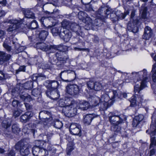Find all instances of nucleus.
Listing matches in <instances>:
<instances>
[{
  "label": "nucleus",
  "mask_w": 156,
  "mask_h": 156,
  "mask_svg": "<svg viewBox=\"0 0 156 156\" xmlns=\"http://www.w3.org/2000/svg\"><path fill=\"white\" fill-rule=\"evenodd\" d=\"M35 46L37 49H40L43 51H50V52H53L57 50V51L55 54L58 60L62 61L63 62H65L67 59V58L64 56L65 53L62 45H48L43 42H39L36 44Z\"/></svg>",
  "instance_id": "f257e3e1"
},
{
  "label": "nucleus",
  "mask_w": 156,
  "mask_h": 156,
  "mask_svg": "<svg viewBox=\"0 0 156 156\" xmlns=\"http://www.w3.org/2000/svg\"><path fill=\"white\" fill-rule=\"evenodd\" d=\"M132 74L134 75L142 78V79L140 78L142 81L140 82L137 81L134 86V91L135 93L137 92L139 93L140 90L146 87V83L149 81L150 77L147 76V71L145 69H144L142 71L138 72H134Z\"/></svg>",
  "instance_id": "f03ea898"
},
{
  "label": "nucleus",
  "mask_w": 156,
  "mask_h": 156,
  "mask_svg": "<svg viewBox=\"0 0 156 156\" xmlns=\"http://www.w3.org/2000/svg\"><path fill=\"white\" fill-rule=\"evenodd\" d=\"M59 105L60 106L63 107L62 109L65 114L69 117H72L74 116L77 113V108L75 107L76 106V103L74 101H72L70 102L69 105L66 106L64 105V103L62 101L59 102Z\"/></svg>",
  "instance_id": "7ed1b4c3"
},
{
  "label": "nucleus",
  "mask_w": 156,
  "mask_h": 156,
  "mask_svg": "<svg viewBox=\"0 0 156 156\" xmlns=\"http://www.w3.org/2000/svg\"><path fill=\"white\" fill-rule=\"evenodd\" d=\"M24 19H19L16 20V19H12L7 20L6 22L11 23L9 27L7 29V31L8 32H12L13 30L18 29H23L21 26L24 25Z\"/></svg>",
  "instance_id": "20e7f679"
},
{
  "label": "nucleus",
  "mask_w": 156,
  "mask_h": 156,
  "mask_svg": "<svg viewBox=\"0 0 156 156\" xmlns=\"http://www.w3.org/2000/svg\"><path fill=\"white\" fill-rule=\"evenodd\" d=\"M52 136V133H49L47 135H44L43 139L44 142L47 143L46 149L47 151H48L50 153H55L56 152V148H55L53 145L50 144Z\"/></svg>",
  "instance_id": "39448f33"
},
{
  "label": "nucleus",
  "mask_w": 156,
  "mask_h": 156,
  "mask_svg": "<svg viewBox=\"0 0 156 156\" xmlns=\"http://www.w3.org/2000/svg\"><path fill=\"white\" fill-rule=\"evenodd\" d=\"M110 13V11L109 9L106 7H104L100 8L96 12V14L97 18H100L102 21L104 22Z\"/></svg>",
  "instance_id": "423d86ee"
},
{
  "label": "nucleus",
  "mask_w": 156,
  "mask_h": 156,
  "mask_svg": "<svg viewBox=\"0 0 156 156\" xmlns=\"http://www.w3.org/2000/svg\"><path fill=\"white\" fill-rule=\"evenodd\" d=\"M124 118L121 115H117L112 114L109 117V120L112 125H119L122 123Z\"/></svg>",
  "instance_id": "0eeeda50"
},
{
  "label": "nucleus",
  "mask_w": 156,
  "mask_h": 156,
  "mask_svg": "<svg viewBox=\"0 0 156 156\" xmlns=\"http://www.w3.org/2000/svg\"><path fill=\"white\" fill-rule=\"evenodd\" d=\"M66 93L72 95H74L78 94L79 90L78 86L76 84L68 85L66 90Z\"/></svg>",
  "instance_id": "6e6552de"
},
{
  "label": "nucleus",
  "mask_w": 156,
  "mask_h": 156,
  "mask_svg": "<svg viewBox=\"0 0 156 156\" xmlns=\"http://www.w3.org/2000/svg\"><path fill=\"white\" fill-rule=\"evenodd\" d=\"M101 101L99 104L98 106L101 110H105L107 109L108 106V101H109V97L108 94H105L101 97Z\"/></svg>",
  "instance_id": "1a4fd4ad"
},
{
  "label": "nucleus",
  "mask_w": 156,
  "mask_h": 156,
  "mask_svg": "<svg viewBox=\"0 0 156 156\" xmlns=\"http://www.w3.org/2000/svg\"><path fill=\"white\" fill-rule=\"evenodd\" d=\"M79 19L86 24L87 25H91V19L90 18L87 14L82 11L79 12L78 14Z\"/></svg>",
  "instance_id": "9d476101"
},
{
  "label": "nucleus",
  "mask_w": 156,
  "mask_h": 156,
  "mask_svg": "<svg viewBox=\"0 0 156 156\" xmlns=\"http://www.w3.org/2000/svg\"><path fill=\"white\" fill-rule=\"evenodd\" d=\"M80 128V126L78 124L73 123L70 126L69 130L72 134L80 136L81 135Z\"/></svg>",
  "instance_id": "9b49d317"
},
{
  "label": "nucleus",
  "mask_w": 156,
  "mask_h": 156,
  "mask_svg": "<svg viewBox=\"0 0 156 156\" xmlns=\"http://www.w3.org/2000/svg\"><path fill=\"white\" fill-rule=\"evenodd\" d=\"M33 155L35 156H46L48 154L47 151L38 147H34L32 149Z\"/></svg>",
  "instance_id": "f8f14e48"
},
{
  "label": "nucleus",
  "mask_w": 156,
  "mask_h": 156,
  "mask_svg": "<svg viewBox=\"0 0 156 156\" xmlns=\"http://www.w3.org/2000/svg\"><path fill=\"white\" fill-rule=\"evenodd\" d=\"M138 23V21L136 19L133 21L131 20L128 24L127 29L130 31H132L133 33H135L138 31V27L137 24Z\"/></svg>",
  "instance_id": "ddd939ff"
},
{
  "label": "nucleus",
  "mask_w": 156,
  "mask_h": 156,
  "mask_svg": "<svg viewBox=\"0 0 156 156\" xmlns=\"http://www.w3.org/2000/svg\"><path fill=\"white\" fill-rule=\"evenodd\" d=\"M11 57L10 55L0 51V64L2 65L6 63L10 60Z\"/></svg>",
  "instance_id": "4468645a"
},
{
  "label": "nucleus",
  "mask_w": 156,
  "mask_h": 156,
  "mask_svg": "<svg viewBox=\"0 0 156 156\" xmlns=\"http://www.w3.org/2000/svg\"><path fill=\"white\" fill-rule=\"evenodd\" d=\"M46 95L52 99H58L60 96L59 92L57 89L52 90H48L46 91Z\"/></svg>",
  "instance_id": "2eb2a0df"
},
{
  "label": "nucleus",
  "mask_w": 156,
  "mask_h": 156,
  "mask_svg": "<svg viewBox=\"0 0 156 156\" xmlns=\"http://www.w3.org/2000/svg\"><path fill=\"white\" fill-rule=\"evenodd\" d=\"M70 74L73 75H75V73L73 71L70 70H66L61 72L60 74V77L63 81L65 82H69L71 80L65 79L69 76Z\"/></svg>",
  "instance_id": "dca6fc26"
},
{
  "label": "nucleus",
  "mask_w": 156,
  "mask_h": 156,
  "mask_svg": "<svg viewBox=\"0 0 156 156\" xmlns=\"http://www.w3.org/2000/svg\"><path fill=\"white\" fill-rule=\"evenodd\" d=\"M30 146L28 144H25L21 146L20 150V154L23 156H27L30 153Z\"/></svg>",
  "instance_id": "f3484780"
},
{
  "label": "nucleus",
  "mask_w": 156,
  "mask_h": 156,
  "mask_svg": "<svg viewBox=\"0 0 156 156\" xmlns=\"http://www.w3.org/2000/svg\"><path fill=\"white\" fill-rule=\"evenodd\" d=\"M72 36L71 33L69 31V30L64 29L63 32L60 33L59 36L64 41L68 42Z\"/></svg>",
  "instance_id": "a211bd4d"
},
{
  "label": "nucleus",
  "mask_w": 156,
  "mask_h": 156,
  "mask_svg": "<svg viewBox=\"0 0 156 156\" xmlns=\"http://www.w3.org/2000/svg\"><path fill=\"white\" fill-rule=\"evenodd\" d=\"M76 24L75 23H72L65 20H64L62 22V27L63 28H65V29L68 30H70L71 27H73L74 26H75L74 30L76 31L77 30H76L78 28V27L77 26H76Z\"/></svg>",
  "instance_id": "6ab92c4d"
},
{
  "label": "nucleus",
  "mask_w": 156,
  "mask_h": 156,
  "mask_svg": "<svg viewBox=\"0 0 156 156\" xmlns=\"http://www.w3.org/2000/svg\"><path fill=\"white\" fill-rule=\"evenodd\" d=\"M153 34L151 28L148 26L144 28V34L143 36V38L146 40H149L152 36Z\"/></svg>",
  "instance_id": "aec40b11"
},
{
  "label": "nucleus",
  "mask_w": 156,
  "mask_h": 156,
  "mask_svg": "<svg viewBox=\"0 0 156 156\" xmlns=\"http://www.w3.org/2000/svg\"><path fill=\"white\" fill-rule=\"evenodd\" d=\"M24 15L25 18H24V23H26V22H25L26 20L25 19L26 18H32L34 19L35 16L34 14L32 12L30 11V10L28 9H24L22 11Z\"/></svg>",
  "instance_id": "412c9836"
},
{
  "label": "nucleus",
  "mask_w": 156,
  "mask_h": 156,
  "mask_svg": "<svg viewBox=\"0 0 156 156\" xmlns=\"http://www.w3.org/2000/svg\"><path fill=\"white\" fill-rule=\"evenodd\" d=\"M137 101L138 102V107L144 106L146 104L147 101L144 99L143 95L140 94H137Z\"/></svg>",
  "instance_id": "4be33fe9"
},
{
  "label": "nucleus",
  "mask_w": 156,
  "mask_h": 156,
  "mask_svg": "<svg viewBox=\"0 0 156 156\" xmlns=\"http://www.w3.org/2000/svg\"><path fill=\"white\" fill-rule=\"evenodd\" d=\"M120 93L119 91L118 92L116 90H113L110 92L109 95H108L109 97V100L110 99L113 100L114 99H116L119 98L120 97Z\"/></svg>",
  "instance_id": "5701e85b"
},
{
  "label": "nucleus",
  "mask_w": 156,
  "mask_h": 156,
  "mask_svg": "<svg viewBox=\"0 0 156 156\" xmlns=\"http://www.w3.org/2000/svg\"><path fill=\"white\" fill-rule=\"evenodd\" d=\"M33 116V113L30 112H25L20 117L21 121L23 122H26L28 121Z\"/></svg>",
  "instance_id": "b1692460"
},
{
  "label": "nucleus",
  "mask_w": 156,
  "mask_h": 156,
  "mask_svg": "<svg viewBox=\"0 0 156 156\" xmlns=\"http://www.w3.org/2000/svg\"><path fill=\"white\" fill-rule=\"evenodd\" d=\"M98 116L96 115L95 116L93 114H90L86 115L84 117L83 119V122L86 125H89L91 122L92 119L94 117Z\"/></svg>",
  "instance_id": "393cba45"
},
{
  "label": "nucleus",
  "mask_w": 156,
  "mask_h": 156,
  "mask_svg": "<svg viewBox=\"0 0 156 156\" xmlns=\"http://www.w3.org/2000/svg\"><path fill=\"white\" fill-rule=\"evenodd\" d=\"M89 103L86 101L81 102L78 106H76L77 108L80 109L82 110H85L87 109L89 106Z\"/></svg>",
  "instance_id": "a878e982"
},
{
  "label": "nucleus",
  "mask_w": 156,
  "mask_h": 156,
  "mask_svg": "<svg viewBox=\"0 0 156 156\" xmlns=\"http://www.w3.org/2000/svg\"><path fill=\"white\" fill-rule=\"evenodd\" d=\"M137 94L132 96L129 100L130 102V106L132 107H136L138 106V102L137 101Z\"/></svg>",
  "instance_id": "bb28decb"
},
{
  "label": "nucleus",
  "mask_w": 156,
  "mask_h": 156,
  "mask_svg": "<svg viewBox=\"0 0 156 156\" xmlns=\"http://www.w3.org/2000/svg\"><path fill=\"white\" fill-rule=\"evenodd\" d=\"M101 20H101L100 18H97V19H95L94 21H92V20H91V25L90 26L87 25L88 27H87V25H86L84 27L86 30H89L90 29V27H91L92 26H97L99 24L98 23L99 22H100L101 21Z\"/></svg>",
  "instance_id": "cd10ccee"
},
{
  "label": "nucleus",
  "mask_w": 156,
  "mask_h": 156,
  "mask_svg": "<svg viewBox=\"0 0 156 156\" xmlns=\"http://www.w3.org/2000/svg\"><path fill=\"white\" fill-rule=\"evenodd\" d=\"M147 11L146 7L142 6L140 10V14H141V17L144 19H147Z\"/></svg>",
  "instance_id": "c85d7f7f"
},
{
  "label": "nucleus",
  "mask_w": 156,
  "mask_h": 156,
  "mask_svg": "<svg viewBox=\"0 0 156 156\" xmlns=\"http://www.w3.org/2000/svg\"><path fill=\"white\" fill-rule=\"evenodd\" d=\"M11 122V120L10 119H8L7 120H4L2 122V126L6 129L5 131V132H6L7 130H8V128L10 127Z\"/></svg>",
  "instance_id": "c756f323"
},
{
  "label": "nucleus",
  "mask_w": 156,
  "mask_h": 156,
  "mask_svg": "<svg viewBox=\"0 0 156 156\" xmlns=\"http://www.w3.org/2000/svg\"><path fill=\"white\" fill-rule=\"evenodd\" d=\"M61 27H55L51 30L52 34L54 36H59L61 32Z\"/></svg>",
  "instance_id": "7c9ffc66"
},
{
  "label": "nucleus",
  "mask_w": 156,
  "mask_h": 156,
  "mask_svg": "<svg viewBox=\"0 0 156 156\" xmlns=\"http://www.w3.org/2000/svg\"><path fill=\"white\" fill-rule=\"evenodd\" d=\"M49 86L52 88L56 89L59 84L58 82L56 80H49L47 82Z\"/></svg>",
  "instance_id": "2f4dec72"
},
{
  "label": "nucleus",
  "mask_w": 156,
  "mask_h": 156,
  "mask_svg": "<svg viewBox=\"0 0 156 156\" xmlns=\"http://www.w3.org/2000/svg\"><path fill=\"white\" fill-rule=\"evenodd\" d=\"M48 34V32L47 31L42 30L39 33V37L42 40H44Z\"/></svg>",
  "instance_id": "473e14b6"
},
{
  "label": "nucleus",
  "mask_w": 156,
  "mask_h": 156,
  "mask_svg": "<svg viewBox=\"0 0 156 156\" xmlns=\"http://www.w3.org/2000/svg\"><path fill=\"white\" fill-rule=\"evenodd\" d=\"M38 26V25L37 21L34 20L28 25V27L29 29H34L37 28Z\"/></svg>",
  "instance_id": "72a5a7b5"
},
{
  "label": "nucleus",
  "mask_w": 156,
  "mask_h": 156,
  "mask_svg": "<svg viewBox=\"0 0 156 156\" xmlns=\"http://www.w3.org/2000/svg\"><path fill=\"white\" fill-rule=\"evenodd\" d=\"M112 125L111 127V130L114 132L115 133L120 132L121 128L118 125Z\"/></svg>",
  "instance_id": "f704fd0d"
},
{
  "label": "nucleus",
  "mask_w": 156,
  "mask_h": 156,
  "mask_svg": "<svg viewBox=\"0 0 156 156\" xmlns=\"http://www.w3.org/2000/svg\"><path fill=\"white\" fill-rule=\"evenodd\" d=\"M12 132L15 133H18L20 131V129L16 124H14L12 125Z\"/></svg>",
  "instance_id": "c9c22d12"
},
{
  "label": "nucleus",
  "mask_w": 156,
  "mask_h": 156,
  "mask_svg": "<svg viewBox=\"0 0 156 156\" xmlns=\"http://www.w3.org/2000/svg\"><path fill=\"white\" fill-rule=\"evenodd\" d=\"M73 149V145L71 143H69L67 145V147L66 148V153L68 155H70L71 152Z\"/></svg>",
  "instance_id": "e433bc0d"
},
{
  "label": "nucleus",
  "mask_w": 156,
  "mask_h": 156,
  "mask_svg": "<svg viewBox=\"0 0 156 156\" xmlns=\"http://www.w3.org/2000/svg\"><path fill=\"white\" fill-rule=\"evenodd\" d=\"M103 87V86L101 83L98 82H96L95 83L94 89L96 91H99L101 90Z\"/></svg>",
  "instance_id": "4c0bfd02"
},
{
  "label": "nucleus",
  "mask_w": 156,
  "mask_h": 156,
  "mask_svg": "<svg viewBox=\"0 0 156 156\" xmlns=\"http://www.w3.org/2000/svg\"><path fill=\"white\" fill-rule=\"evenodd\" d=\"M20 97L22 100L25 101H30L31 100L30 96L27 94L21 95Z\"/></svg>",
  "instance_id": "58836bf2"
},
{
  "label": "nucleus",
  "mask_w": 156,
  "mask_h": 156,
  "mask_svg": "<svg viewBox=\"0 0 156 156\" xmlns=\"http://www.w3.org/2000/svg\"><path fill=\"white\" fill-rule=\"evenodd\" d=\"M24 87L26 89H30L33 87V83L31 81H28L25 83Z\"/></svg>",
  "instance_id": "ea45409f"
},
{
  "label": "nucleus",
  "mask_w": 156,
  "mask_h": 156,
  "mask_svg": "<svg viewBox=\"0 0 156 156\" xmlns=\"http://www.w3.org/2000/svg\"><path fill=\"white\" fill-rule=\"evenodd\" d=\"M8 40L9 39L7 38L5 39L3 44V46L7 51H10L11 50V47L8 44L7 42L8 41Z\"/></svg>",
  "instance_id": "a19ab883"
},
{
  "label": "nucleus",
  "mask_w": 156,
  "mask_h": 156,
  "mask_svg": "<svg viewBox=\"0 0 156 156\" xmlns=\"http://www.w3.org/2000/svg\"><path fill=\"white\" fill-rule=\"evenodd\" d=\"M74 23L76 25V26H77L78 27V28L76 30H77V31H75L74 30L75 27V26H74L73 27H70V30H71L72 31H73L76 32V33L77 35H79L80 34V33L81 32V28L78 25L77 23Z\"/></svg>",
  "instance_id": "79ce46f5"
},
{
  "label": "nucleus",
  "mask_w": 156,
  "mask_h": 156,
  "mask_svg": "<svg viewBox=\"0 0 156 156\" xmlns=\"http://www.w3.org/2000/svg\"><path fill=\"white\" fill-rule=\"evenodd\" d=\"M48 113V112L45 111L40 112L39 113V117L42 119H47V117H46V115Z\"/></svg>",
  "instance_id": "37998d69"
},
{
  "label": "nucleus",
  "mask_w": 156,
  "mask_h": 156,
  "mask_svg": "<svg viewBox=\"0 0 156 156\" xmlns=\"http://www.w3.org/2000/svg\"><path fill=\"white\" fill-rule=\"evenodd\" d=\"M54 126L55 128L60 129L62 127V124L61 122L56 120L55 122Z\"/></svg>",
  "instance_id": "c03bdc74"
},
{
  "label": "nucleus",
  "mask_w": 156,
  "mask_h": 156,
  "mask_svg": "<svg viewBox=\"0 0 156 156\" xmlns=\"http://www.w3.org/2000/svg\"><path fill=\"white\" fill-rule=\"evenodd\" d=\"M93 100L94 106L97 105L98 106L99 104L100 103L101 101H102V100H101V98H99L97 97H94Z\"/></svg>",
  "instance_id": "a18cd8bd"
},
{
  "label": "nucleus",
  "mask_w": 156,
  "mask_h": 156,
  "mask_svg": "<svg viewBox=\"0 0 156 156\" xmlns=\"http://www.w3.org/2000/svg\"><path fill=\"white\" fill-rule=\"evenodd\" d=\"M40 90L38 89H34L32 90L31 92L32 95L35 97L40 94Z\"/></svg>",
  "instance_id": "49530a36"
},
{
  "label": "nucleus",
  "mask_w": 156,
  "mask_h": 156,
  "mask_svg": "<svg viewBox=\"0 0 156 156\" xmlns=\"http://www.w3.org/2000/svg\"><path fill=\"white\" fill-rule=\"evenodd\" d=\"M82 3L85 5H86V10L87 11H90L92 10V6L89 4V2L88 3L84 2L83 1V0H81Z\"/></svg>",
  "instance_id": "de8ad7c7"
},
{
  "label": "nucleus",
  "mask_w": 156,
  "mask_h": 156,
  "mask_svg": "<svg viewBox=\"0 0 156 156\" xmlns=\"http://www.w3.org/2000/svg\"><path fill=\"white\" fill-rule=\"evenodd\" d=\"M95 83L92 81H89L87 83V86L90 89H94Z\"/></svg>",
  "instance_id": "09e8293b"
},
{
  "label": "nucleus",
  "mask_w": 156,
  "mask_h": 156,
  "mask_svg": "<svg viewBox=\"0 0 156 156\" xmlns=\"http://www.w3.org/2000/svg\"><path fill=\"white\" fill-rule=\"evenodd\" d=\"M151 143L150 145V148L154 146H156V139L155 140L154 137H151Z\"/></svg>",
  "instance_id": "8fccbe9b"
},
{
  "label": "nucleus",
  "mask_w": 156,
  "mask_h": 156,
  "mask_svg": "<svg viewBox=\"0 0 156 156\" xmlns=\"http://www.w3.org/2000/svg\"><path fill=\"white\" fill-rule=\"evenodd\" d=\"M135 118L139 122L141 121L144 118V116L142 114H140L138 116H135Z\"/></svg>",
  "instance_id": "3c124183"
},
{
  "label": "nucleus",
  "mask_w": 156,
  "mask_h": 156,
  "mask_svg": "<svg viewBox=\"0 0 156 156\" xmlns=\"http://www.w3.org/2000/svg\"><path fill=\"white\" fill-rule=\"evenodd\" d=\"M22 111L21 110H18L15 111L13 113V115L16 117L19 116L22 113Z\"/></svg>",
  "instance_id": "603ef678"
},
{
  "label": "nucleus",
  "mask_w": 156,
  "mask_h": 156,
  "mask_svg": "<svg viewBox=\"0 0 156 156\" xmlns=\"http://www.w3.org/2000/svg\"><path fill=\"white\" fill-rule=\"evenodd\" d=\"M25 67L24 66H20L19 69H18L16 71V73L17 74L20 71H25Z\"/></svg>",
  "instance_id": "864d4df0"
},
{
  "label": "nucleus",
  "mask_w": 156,
  "mask_h": 156,
  "mask_svg": "<svg viewBox=\"0 0 156 156\" xmlns=\"http://www.w3.org/2000/svg\"><path fill=\"white\" fill-rule=\"evenodd\" d=\"M19 102L17 100H13L12 102V105L14 107H17L19 104Z\"/></svg>",
  "instance_id": "5fc2aeb1"
},
{
  "label": "nucleus",
  "mask_w": 156,
  "mask_h": 156,
  "mask_svg": "<svg viewBox=\"0 0 156 156\" xmlns=\"http://www.w3.org/2000/svg\"><path fill=\"white\" fill-rule=\"evenodd\" d=\"M49 20L48 18H46L45 17H42L41 19L40 20V21L41 22V23L42 24H44V22H45L46 21H48Z\"/></svg>",
  "instance_id": "6e6d98bb"
},
{
  "label": "nucleus",
  "mask_w": 156,
  "mask_h": 156,
  "mask_svg": "<svg viewBox=\"0 0 156 156\" xmlns=\"http://www.w3.org/2000/svg\"><path fill=\"white\" fill-rule=\"evenodd\" d=\"M139 122L136 120L135 118H134L133 121L132 125L133 127H136L139 124Z\"/></svg>",
  "instance_id": "4d7b16f0"
},
{
  "label": "nucleus",
  "mask_w": 156,
  "mask_h": 156,
  "mask_svg": "<svg viewBox=\"0 0 156 156\" xmlns=\"http://www.w3.org/2000/svg\"><path fill=\"white\" fill-rule=\"evenodd\" d=\"M41 76H41V75L38 76V74H34L33 75L32 77V80H34V81H36V80H37L38 78H39L40 77H41Z\"/></svg>",
  "instance_id": "13d9d810"
},
{
  "label": "nucleus",
  "mask_w": 156,
  "mask_h": 156,
  "mask_svg": "<svg viewBox=\"0 0 156 156\" xmlns=\"http://www.w3.org/2000/svg\"><path fill=\"white\" fill-rule=\"evenodd\" d=\"M129 13V12L128 11H126L124 13H122L121 14V17L122 18V19H124L125 18V17L126 15H127Z\"/></svg>",
  "instance_id": "bf43d9fd"
},
{
  "label": "nucleus",
  "mask_w": 156,
  "mask_h": 156,
  "mask_svg": "<svg viewBox=\"0 0 156 156\" xmlns=\"http://www.w3.org/2000/svg\"><path fill=\"white\" fill-rule=\"evenodd\" d=\"M5 79V75L2 71H0V80Z\"/></svg>",
  "instance_id": "052dcab7"
},
{
  "label": "nucleus",
  "mask_w": 156,
  "mask_h": 156,
  "mask_svg": "<svg viewBox=\"0 0 156 156\" xmlns=\"http://www.w3.org/2000/svg\"><path fill=\"white\" fill-rule=\"evenodd\" d=\"M7 4L6 0H0V4L2 6H5Z\"/></svg>",
  "instance_id": "680f3d73"
},
{
  "label": "nucleus",
  "mask_w": 156,
  "mask_h": 156,
  "mask_svg": "<svg viewBox=\"0 0 156 156\" xmlns=\"http://www.w3.org/2000/svg\"><path fill=\"white\" fill-rule=\"evenodd\" d=\"M152 79L154 82L155 83L156 82V70L154 72V74L152 75Z\"/></svg>",
  "instance_id": "e2e57ef3"
},
{
  "label": "nucleus",
  "mask_w": 156,
  "mask_h": 156,
  "mask_svg": "<svg viewBox=\"0 0 156 156\" xmlns=\"http://www.w3.org/2000/svg\"><path fill=\"white\" fill-rule=\"evenodd\" d=\"M135 10H133L131 13V20L132 21V19L135 16Z\"/></svg>",
  "instance_id": "0e129e2a"
},
{
  "label": "nucleus",
  "mask_w": 156,
  "mask_h": 156,
  "mask_svg": "<svg viewBox=\"0 0 156 156\" xmlns=\"http://www.w3.org/2000/svg\"><path fill=\"white\" fill-rule=\"evenodd\" d=\"M156 150L154 149H151L150 152V156H151L154 155L155 154Z\"/></svg>",
  "instance_id": "69168bd1"
},
{
  "label": "nucleus",
  "mask_w": 156,
  "mask_h": 156,
  "mask_svg": "<svg viewBox=\"0 0 156 156\" xmlns=\"http://www.w3.org/2000/svg\"><path fill=\"white\" fill-rule=\"evenodd\" d=\"M8 156H15L14 152L13 151H11L9 153Z\"/></svg>",
  "instance_id": "338daca9"
},
{
  "label": "nucleus",
  "mask_w": 156,
  "mask_h": 156,
  "mask_svg": "<svg viewBox=\"0 0 156 156\" xmlns=\"http://www.w3.org/2000/svg\"><path fill=\"white\" fill-rule=\"evenodd\" d=\"M5 14L4 11L2 10H0V17L4 16Z\"/></svg>",
  "instance_id": "774afa93"
}]
</instances>
